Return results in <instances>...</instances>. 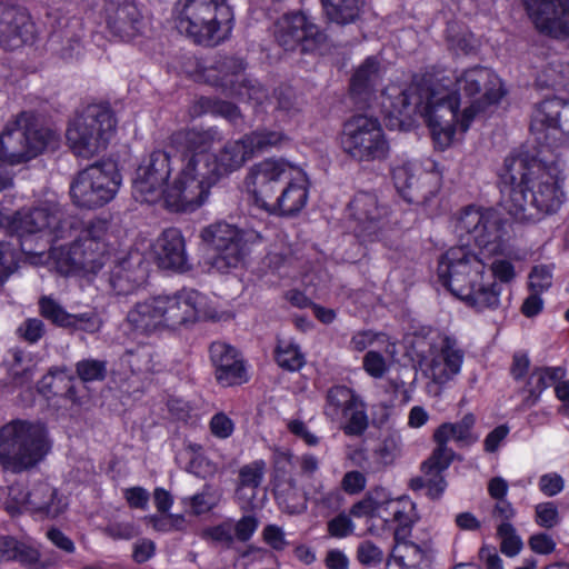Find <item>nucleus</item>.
I'll return each instance as SVG.
<instances>
[{
	"label": "nucleus",
	"instance_id": "obj_4",
	"mask_svg": "<svg viewBox=\"0 0 569 569\" xmlns=\"http://www.w3.org/2000/svg\"><path fill=\"white\" fill-rule=\"evenodd\" d=\"M203 303L200 292L182 289L172 296H156L137 302L128 311L126 322L136 333L149 337L194 322Z\"/></svg>",
	"mask_w": 569,
	"mask_h": 569
},
{
	"label": "nucleus",
	"instance_id": "obj_3",
	"mask_svg": "<svg viewBox=\"0 0 569 569\" xmlns=\"http://www.w3.org/2000/svg\"><path fill=\"white\" fill-rule=\"evenodd\" d=\"M503 178L510 189L501 203L517 221L538 222L556 213L566 201V176L557 161L510 156L505 160Z\"/></svg>",
	"mask_w": 569,
	"mask_h": 569
},
{
	"label": "nucleus",
	"instance_id": "obj_22",
	"mask_svg": "<svg viewBox=\"0 0 569 569\" xmlns=\"http://www.w3.org/2000/svg\"><path fill=\"white\" fill-rule=\"evenodd\" d=\"M530 130L540 143L547 146L552 144L548 131L559 132L569 138V101L551 98L536 104Z\"/></svg>",
	"mask_w": 569,
	"mask_h": 569
},
{
	"label": "nucleus",
	"instance_id": "obj_6",
	"mask_svg": "<svg viewBox=\"0 0 569 569\" xmlns=\"http://www.w3.org/2000/svg\"><path fill=\"white\" fill-rule=\"evenodd\" d=\"M51 443L40 422L12 420L0 428V465L12 473L36 467L49 453Z\"/></svg>",
	"mask_w": 569,
	"mask_h": 569
},
{
	"label": "nucleus",
	"instance_id": "obj_24",
	"mask_svg": "<svg viewBox=\"0 0 569 569\" xmlns=\"http://www.w3.org/2000/svg\"><path fill=\"white\" fill-rule=\"evenodd\" d=\"M392 179L399 194L409 203L426 204L438 191L433 174L422 172L417 177L407 164L396 167Z\"/></svg>",
	"mask_w": 569,
	"mask_h": 569
},
{
	"label": "nucleus",
	"instance_id": "obj_57",
	"mask_svg": "<svg viewBox=\"0 0 569 569\" xmlns=\"http://www.w3.org/2000/svg\"><path fill=\"white\" fill-rule=\"evenodd\" d=\"M536 522L546 529L556 527L559 521V511L553 502H542L536 506Z\"/></svg>",
	"mask_w": 569,
	"mask_h": 569
},
{
	"label": "nucleus",
	"instance_id": "obj_50",
	"mask_svg": "<svg viewBox=\"0 0 569 569\" xmlns=\"http://www.w3.org/2000/svg\"><path fill=\"white\" fill-rule=\"evenodd\" d=\"M267 465L263 460H254L239 470V487L257 489L264 477Z\"/></svg>",
	"mask_w": 569,
	"mask_h": 569
},
{
	"label": "nucleus",
	"instance_id": "obj_13",
	"mask_svg": "<svg viewBox=\"0 0 569 569\" xmlns=\"http://www.w3.org/2000/svg\"><path fill=\"white\" fill-rule=\"evenodd\" d=\"M121 184L116 163L98 162L80 171L70 187L71 198L78 207L94 209L110 202Z\"/></svg>",
	"mask_w": 569,
	"mask_h": 569
},
{
	"label": "nucleus",
	"instance_id": "obj_60",
	"mask_svg": "<svg viewBox=\"0 0 569 569\" xmlns=\"http://www.w3.org/2000/svg\"><path fill=\"white\" fill-rule=\"evenodd\" d=\"M202 537L229 548L233 543V527L229 522H222L204 529Z\"/></svg>",
	"mask_w": 569,
	"mask_h": 569
},
{
	"label": "nucleus",
	"instance_id": "obj_37",
	"mask_svg": "<svg viewBox=\"0 0 569 569\" xmlns=\"http://www.w3.org/2000/svg\"><path fill=\"white\" fill-rule=\"evenodd\" d=\"M417 520L415 503L406 500L392 502L390 511L382 519L385 527L392 529L395 540L409 538Z\"/></svg>",
	"mask_w": 569,
	"mask_h": 569
},
{
	"label": "nucleus",
	"instance_id": "obj_26",
	"mask_svg": "<svg viewBox=\"0 0 569 569\" xmlns=\"http://www.w3.org/2000/svg\"><path fill=\"white\" fill-rule=\"evenodd\" d=\"M33 23L18 7L0 2V46L13 50L33 39Z\"/></svg>",
	"mask_w": 569,
	"mask_h": 569
},
{
	"label": "nucleus",
	"instance_id": "obj_64",
	"mask_svg": "<svg viewBox=\"0 0 569 569\" xmlns=\"http://www.w3.org/2000/svg\"><path fill=\"white\" fill-rule=\"evenodd\" d=\"M103 532L114 540H129L138 535L134 525L131 522H111L104 527Z\"/></svg>",
	"mask_w": 569,
	"mask_h": 569
},
{
	"label": "nucleus",
	"instance_id": "obj_34",
	"mask_svg": "<svg viewBox=\"0 0 569 569\" xmlns=\"http://www.w3.org/2000/svg\"><path fill=\"white\" fill-rule=\"evenodd\" d=\"M273 199L268 201L261 209L279 216H295L302 210L308 200V190L305 184L287 181Z\"/></svg>",
	"mask_w": 569,
	"mask_h": 569
},
{
	"label": "nucleus",
	"instance_id": "obj_10",
	"mask_svg": "<svg viewBox=\"0 0 569 569\" xmlns=\"http://www.w3.org/2000/svg\"><path fill=\"white\" fill-rule=\"evenodd\" d=\"M451 83L449 90L455 94L459 104H461L460 92L469 99V106L462 110L460 128L467 131L473 118L483 112L489 106L496 104L503 96L501 83L498 77L486 67H473L466 70L455 80L447 77Z\"/></svg>",
	"mask_w": 569,
	"mask_h": 569
},
{
	"label": "nucleus",
	"instance_id": "obj_45",
	"mask_svg": "<svg viewBox=\"0 0 569 569\" xmlns=\"http://www.w3.org/2000/svg\"><path fill=\"white\" fill-rule=\"evenodd\" d=\"M124 361L133 373H151L156 371L154 352L149 346H139L136 349L127 350Z\"/></svg>",
	"mask_w": 569,
	"mask_h": 569
},
{
	"label": "nucleus",
	"instance_id": "obj_28",
	"mask_svg": "<svg viewBox=\"0 0 569 569\" xmlns=\"http://www.w3.org/2000/svg\"><path fill=\"white\" fill-rule=\"evenodd\" d=\"M106 21L112 34L124 41L133 39L142 28L140 11L132 0H109Z\"/></svg>",
	"mask_w": 569,
	"mask_h": 569
},
{
	"label": "nucleus",
	"instance_id": "obj_56",
	"mask_svg": "<svg viewBox=\"0 0 569 569\" xmlns=\"http://www.w3.org/2000/svg\"><path fill=\"white\" fill-rule=\"evenodd\" d=\"M72 318L73 319L70 320V325L67 327V329L94 333L100 330L102 325L98 315L92 311L78 315L72 313Z\"/></svg>",
	"mask_w": 569,
	"mask_h": 569
},
{
	"label": "nucleus",
	"instance_id": "obj_38",
	"mask_svg": "<svg viewBox=\"0 0 569 569\" xmlns=\"http://www.w3.org/2000/svg\"><path fill=\"white\" fill-rule=\"evenodd\" d=\"M221 177L240 169L253 156L244 136L238 140H231L214 153Z\"/></svg>",
	"mask_w": 569,
	"mask_h": 569
},
{
	"label": "nucleus",
	"instance_id": "obj_61",
	"mask_svg": "<svg viewBox=\"0 0 569 569\" xmlns=\"http://www.w3.org/2000/svg\"><path fill=\"white\" fill-rule=\"evenodd\" d=\"M357 559L365 566L379 565L383 560V552L372 541L366 540L358 546Z\"/></svg>",
	"mask_w": 569,
	"mask_h": 569
},
{
	"label": "nucleus",
	"instance_id": "obj_20",
	"mask_svg": "<svg viewBox=\"0 0 569 569\" xmlns=\"http://www.w3.org/2000/svg\"><path fill=\"white\" fill-rule=\"evenodd\" d=\"M293 167L282 159L256 163L247 176V188L256 207L262 208L291 180Z\"/></svg>",
	"mask_w": 569,
	"mask_h": 569
},
{
	"label": "nucleus",
	"instance_id": "obj_48",
	"mask_svg": "<svg viewBox=\"0 0 569 569\" xmlns=\"http://www.w3.org/2000/svg\"><path fill=\"white\" fill-rule=\"evenodd\" d=\"M39 311L44 319L64 329L70 325V320L73 319L72 313L66 311L58 301L47 296L39 299Z\"/></svg>",
	"mask_w": 569,
	"mask_h": 569
},
{
	"label": "nucleus",
	"instance_id": "obj_5",
	"mask_svg": "<svg viewBox=\"0 0 569 569\" xmlns=\"http://www.w3.org/2000/svg\"><path fill=\"white\" fill-rule=\"evenodd\" d=\"M233 12L224 0H179L176 26L194 43L217 46L232 29Z\"/></svg>",
	"mask_w": 569,
	"mask_h": 569
},
{
	"label": "nucleus",
	"instance_id": "obj_47",
	"mask_svg": "<svg viewBox=\"0 0 569 569\" xmlns=\"http://www.w3.org/2000/svg\"><path fill=\"white\" fill-rule=\"evenodd\" d=\"M276 361L282 369L288 371L300 370L306 360L300 348L291 342L280 341L276 349Z\"/></svg>",
	"mask_w": 569,
	"mask_h": 569
},
{
	"label": "nucleus",
	"instance_id": "obj_16",
	"mask_svg": "<svg viewBox=\"0 0 569 569\" xmlns=\"http://www.w3.org/2000/svg\"><path fill=\"white\" fill-rule=\"evenodd\" d=\"M467 244L453 247L441 256L438 264L439 281L456 297L465 291L470 292V284L482 278L485 263Z\"/></svg>",
	"mask_w": 569,
	"mask_h": 569
},
{
	"label": "nucleus",
	"instance_id": "obj_41",
	"mask_svg": "<svg viewBox=\"0 0 569 569\" xmlns=\"http://www.w3.org/2000/svg\"><path fill=\"white\" fill-rule=\"evenodd\" d=\"M273 491L279 505L283 506L289 513H297L307 508L308 492L302 495L299 492L295 478L277 481Z\"/></svg>",
	"mask_w": 569,
	"mask_h": 569
},
{
	"label": "nucleus",
	"instance_id": "obj_62",
	"mask_svg": "<svg viewBox=\"0 0 569 569\" xmlns=\"http://www.w3.org/2000/svg\"><path fill=\"white\" fill-rule=\"evenodd\" d=\"M46 332L42 320L38 318H29L18 328L19 336L29 343L39 341Z\"/></svg>",
	"mask_w": 569,
	"mask_h": 569
},
{
	"label": "nucleus",
	"instance_id": "obj_63",
	"mask_svg": "<svg viewBox=\"0 0 569 569\" xmlns=\"http://www.w3.org/2000/svg\"><path fill=\"white\" fill-rule=\"evenodd\" d=\"M217 503L214 495L204 488L200 493L194 495L190 499V507L194 515H202L210 511Z\"/></svg>",
	"mask_w": 569,
	"mask_h": 569
},
{
	"label": "nucleus",
	"instance_id": "obj_59",
	"mask_svg": "<svg viewBox=\"0 0 569 569\" xmlns=\"http://www.w3.org/2000/svg\"><path fill=\"white\" fill-rule=\"evenodd\" d=\"M365 371L375 379H380L388 371L386 359L378 351H368L362 360Z\"/></svg>",
	"mask_w": 569,
	"mask_h": 569
},
{
	"label": "nucleus",
	"instance_id": "obj_58",
	"mask_svg": "<svg viewBox=\"0 0 569 569\" xmlns=\"http://www.w3.org/2000/svg\"><path fill=\"white\" fill-rule=\"evenodd\" d=\"M17 269L16 254L11 246L0 242V288Z\"/></svg>",
	"mask_w": 569,
	"mask_h": 569
},
{
	"label": "nucleus",
	"instance_id": "obj_40",
	"mask_svg": "<svg viewBox=\"0 0 569 569\" xmlns=\"http://www.w3.org/2000/svg\"><path fill=\"white\" fill-rule=\"evenodd\" d=\"M327 18L337 24L355 22L365 6V0H321Z\"/></svg>",
	"mask_w": 569,
	"mask_h": 569
},
{
	"label": "nucleus",
	"instance_id": "obj_15",
	"mask_svg": "<svg viewBox=\"0 0 569 569\" xmlns=\"http://www.w3.org/2000/svg\"><path fill=\"white\" fill-rule=\"evenodd\" d=\"M200 237L217 254L211 259L210 266L219 272H227L234 268L244 258L248 244L260 240L254 231H244L227 222H216L203 230Z\"/></svg>",
	"mask_w": 569,
	"mask_h": 569
},
{
	"label": "nucleus",
	"instance_id": "obj_23",
	"mask_svg": "<svg viewBox=\"0 0 569 569\" xmlns=\"http://www.w3.org/2000/svg\"><path fill=\"white\" fill-rule=\"evenodd\" d=\"M463 362V351L455 339L446 336L439 346L430 348L426 375L437 385H445L456 377Z\"/></svg>",
	"mask_w": 569,
	"mask_h": 569
},
{
	"label": "nucleus",
	"instance_id": "obj_55",
	"mask_svg": "<svg viewBox=\"0 0 569 569\" xmlns=\"http://www.w3.org/2000/svg\"><path fill=\"white\" fill-rule=\"evenodd\" d=\"M552 286L551 267L540 264L532 268L529 273V289L532 292L542 293Z\"/></svg>",
	"mask_w": 569,
	"mask_h": 569
},
{
	"label": "nucleus",
	"instance_id": "obj_52",
	"mask_svg": "<svg viewBox=\"0 0 569 569\" xmlns=\"http://www.w3.org/2000/svg\"><path fill=\"white\" fill-rule=\"evenodd\" d=\"M76 371L83 382L103 380L107 373L106 361L84 359L77 363Z\"/></svg>",
	"mask_w": 569,
	"mask_h": 569
},
{
	"label": "nucleus",
	"instance_id": "obj_7",
	"mask_svg": "<svg viewBox=\"0 0 569 569\" xmlns=\"http://www.w3.org/2000/svg\"><path fill=\"white\" fill-rule=\"evenodd\" d=\"M108 230L109 222L106 219H93L70 246L53 247L50 256L58 270L63 274L74 271L98 272L110 252Z\"/></svg>",
	"mask_w": 569,
	"mask_h": 569
},
{
	"label": "nucleus",
	"instance_id": "obj_46",
	"mask_svg": "<svg viewBox=\"0 0 569 569\" xmlns=\"http://www.w3.org/2000/svg\"><path fill=\"white\" fill-rule=\"evenodd\" d=\"M244 138L251 149L252 156L268 151L270 148L280 146L287 140V137L282 132L267 129L252 131L244 134Z\"/></svg>",
	"mask_w": 569,
	"mask_h": 569
},
{
	"label": "nucleus",
	"instance_id": "obj_35",
	"mask_svg": "<svg viewBox=\"0 0 569 569\" xmlns=\"http://www.w3.org/2000/svg\"><path fill=\"white\" fill-rule=\"evenodd\" d=\"M22 503L28 509L49 518L58 517L67 507V503L57 497V490L48 482L42 481L33 485L23 498Z\"/></svg>",
	"mask_w": 569,
	"mask_h": 569
},
{
	"label": "nucleus",
	"instance_id": "obj_9",
	"mask_svg": "<svg viewBox=\"0 0 569 569\" xmlns=\"http://www.w3.org/2000/svg\"><path fill=\"white\" fill-rule=\"evenodd\" d=\"M112 111L102 104H89L68 124L67 144L74 156L91 159L107 149L116 132Z\"/></svg>",
	"mask_w": 569,
	"mask_h": 569
},
{
	"label": "nucleus",
	"instance_id": "obj_2",
	"mask_svg": "<svg viewBox=\"0 0 569 569\" xmlns=\"http://www.w3.org/2000/svg\"><path fill=\"white\" fill-rule=\"evenodd\" d=\"M223 140L216 127L188 128L173 132L169 144L180 156L181 168L168 187L166 206L176 212H192L208 198L222 177L210 150Z\"/></svg>",
	"mask_w": 569,
	"mask_h": 569
},
{
	"label": "nucleus",
	"instance_id": "obj_51",
	"mask_svg": "<svg viewBox=\"0 0 569 569\" xmlns=\"http://www.w3.org/2000/svg\"><path fill=\"white\" fill-rule=\"evenodd\" d=\"M72 376L66 369L50 370L39 381V391L43 395L58 396L62 393V383L71 382Z\"/></svg>",
	"mask_w": 569,
	"mask_h": 569
},
{
	"label": "nucleus",
	"instance_id": "obj_30",
	"mask_svg": "<svg viewBox=\"0 0 569 569\" xmlns=\"http://www.w3.org/2000/svg\"><path fill=\"white\" fill-rule=\"evenodd\" d=\"M148 277V268L139 252L129 253L111 269L109 284L117 295H129L139 288Z\"/></svg>",
	"mask_w": 569,
	"mask_h": 569
},
{
	"label": "nucleus",
	"instance_id": "obj_27",
	"mask_svg": "<svg viewBox=\"0 0 569 569\" xmlns=\"http://www.w3.org/2000/svg\"><path fill=\"white\" fill-rule=\"evenodd\" d=\"M453 458L446 456L442 449H433L430 457L421 463L422 476L410 480L409 487L413 491L426 489V495L431 499H439L446 488L447 481L443 477Z\"/></svg>",
	"mask_w": 569,
	"mask_h": 569
},
{
	"label": "nucleus",
	"instance_id": "obj_1",
	"mask_svg": "<svg viewBox=\"0 0 569 569\" xmlns=\"http://www.w3.org/2000/svg\"><path fill=\"white\" fill-rule=\"evenodd\" d=\"M451 81L442 70L432 68L416 74L403 90L387 87L380 94L383 113L400 128L410 126L416 116L422 117L436 139L450 140L458 122V100L449 90Z\"/></svg>",
	"mask_w": 569,
	"mask_h": 569
},
{
	"label": "nucleus",
	"instance_id": "obj_43",
	"mask_svg": "<svg viewBox=\"0 0 569 569\" xmlns=\"http://www.w3.org/2000/svg\"><path fill=\"white\" fill-rule=\"evenodd\" d=\"M391 556L400 566L415 568L423 561L426 548L410 541L409 538L395 540Z\"/></svg>",
	"mask_w": 569,
	"mask_h": 569
},
{
	"label": "nucleus",
	"instance_id": "obj_36",
	"mask_svg": "<svg viewBox=\"0 0 569 569\" xmlns=\"http://www.w3.org/2000/svg\"><path fill=\"white\" fill-rule=\"evenodd\" d=\"M502 286L495 279H489L485 272L482 278L470 284V292L465 291L457 297L468 306L482 311L486 309H497L500 306V295Z\"/></svg>",
	"mask_w": 569,
	"mask_h": 569
},
{
	"label": "nucleus",
	"instance_id": "obj_31",
	"mask_svg": "<svg viewBox=\"0 0 569 569\" xmlns=\"http://www.w3.org/2000/svg\"><path fill=\"white\" fill-rule=\"evenodd\" d=\"M246 63L234 56H217L212 63L204 68L203 77L207 82L219 87L227 94L234 91L244 77Z\"/></svg>",
	"mask_w": 569,
	"mask_h": 569
},
{
	"label": "nucleus",
	"instance_id": "obj_25",
	"mask_svg": "<svg viewBox=\"0 0 569 569\" xmlns=\"http://www.w3.org/2000/svg\"><path fill=\"white\" fill-rule=\"evenodd\" d=\"M214 377L222 387L241 385L248 380L244 362L239 352L230 345L214 341L209 348Z\"/></svg>",
	"mask_w": 569,
	"mask_h": 569
},
{
	"label": "nucleus",
	"instance_id": "obj_18",
	"mask_svg": "<svg viewBox=\"0 0 569 569\" xmlns=\"http://www.w3.org/2000/svg\"><path fill=\"white\" fill-rule=\"evenodd\" d=\"M274 39L287 51L315 52L327 36L303 13L284 14L274 23Z\"/></svg>",
	"mask_w": 569,
	"mask_h": 569
},
{
	"label": "nucleus",
	"instance_id": "obj_14",
	"mask_svg": "<svg viewBox=\"0 0 569 569\" xmlns=\"http://www.w3.org/2000/svg\"><path fill=\"white\" fill-rule=\"evenodd\" d=\"M79 223L78 218L69 214L61 206L47 203L16 211L9 220V228L19 238L48 232L58 240L70 237Z\"/></svg>",
	"mask_w": 569,
	"mask_h": 569
},
{
	"label": "nucleus",
	"instance_id": "obj_39",
	"mask_svg": "<svg viewBox=\"0 0 569 569\" xmlns=\"http://www.w3.org/2000/svg\"><path fill=\"white\" fill-rule=\"evenodd\" d=\"M361 399L351 388L337 385L328 389L323 413L335 422H342L343 416Z\"/></svg>",
	"mask_w": 569,
	"mask_h": 569
},
{
	"label": "nucleus",
	"instance_id": "obj_12",
	"mask_svg": "<svg viewBox=\"0 0 569 569\" xmlns=\"http://www.w3.org/2000/svg\"><path fill=\"white\" fill-rule=\"evenodd\" d=\"M506 224L495 210L468 206L457 218L455 230L465 244L473 242L488 254H498L507 241Z\"/></svg>",
	"mask_w": 569,
	"mask_h": 569
},
{
	"label": "nucleus",
	"instance_id": "obj_53",
	"mask_svg": "<svg viewBox=\"0 0 569 569\" xmlns=\"http://www.w3.org/2000/svg\"><path fill=\"white\" fill-rule=\"evenodd\" d=\"M229 96H236L241 99H248L261 104L267 98V91L259 83L243 77Z\"/></svg>",
	"mask_w": 569,
	"mask_h": 569
},
{
	"label": "nucleus",
	"instance_id": "obj_17",
	"mask_svg": "<svg viewBox=\"0 0 569 569\" xmlns=\"http://www.w3.org/2000/svg\"><path fill=\"white\" fill-rule=\"evenodd\" d=\"M170 174L169 152L166 150L152 151L136 170L133 196L138 201L148 203H153L161 198L166 200L168 188L164 186L168 183Z\"/></svg>",
	"mask_w": 569,
	"mask_h": 569
},
{
	"label": "nucleus",
	"instance_id": "obj_8",
	"mask_svg": "<svg viewBox=\"0 0 569 569\" xmlns=\"http://www.w3.org/2000/svg\"><path fill=\"white\" fill-rule=\"evenodd\" d=\"M57 141L56 133L41 126L32 112L22 111L7 122L0 133V158L9 164L34 159Z\"/></svg>",
	"mask_w": 569,
	"mask_h": 569
},
{
	"label": "nucleus",
	"instance_id": "obj_54",
	"mask_svg": "<svg viewBox=\"0 0 569 569\" xmlns=\"http://www.w3.org/2000/svg\"><path fill=\"white\" fill-rule=\"evenodd\" d=\"M401 447L400 436L389 435L382 440L376 455L383 465H391L400 456Z\"/></svg>",
	"mask_w": 569,
	"mask_h": 569
},
{
	"label": "nucleus",
	"instance_id": "obj_49",
	"mask_svg": "<svg viewBox=\"0 0 569 569\" xmlns=\"http://www.w3.org/2000/svg\"><path fill=\"white\" fill-rule=\"evenodd\" d=\"M497 535L501 539L500 550L502 553L508 557H515L521 551L522 540L510 522H501L498 526Z\"/></svg>",
	"mask_w": 569,
	"mask_h": 569
},
{
	"label": "nucleus",
	"instance_id": "obj_21",
	"mask_svg": "<svg viewBox=\"0 0 569 569\" xmlns=\"http://www.w3.org/2000/svg\"><path fill=\"white\" fill-rule=\"evenodd\" d=\"M540 33L555 39L569 37V0H523Z\"/></svg>",
	"mask_w": 569,
	"mask_h": 569
},
{
	"label": "nucleus",
	"instance_id": "obj_42",
	"mask_svg": "<svg viewBox=\"0 0 569 569\" xmlns=\"http://www.w3.org/2000/svg\"><path fill=\"white\" fill-rule=\"evenodd\" d=\"M560 368H536L527 381L525 391L528 396L523 399V403L528 407L533 406L542 391L560 378Z\"/></svg>",
	"mask_w": 569,
	"mask_h": 569
},
{
	"label": "nucleus",
	"instance_id": "obj_33",
	"mask_svg": "<svg viewBox=\"0 0 569 569\" xmlns=\"http://www.w3.org/2000/svg\"><path fill=\"white\" fill-rule=\"evenodd\" d=\"M475 422V416L467 413L459 422L440 425L433 433V440L437 445L435 449H442L446 456L455 459L456 453L447 446L448 441L452 439L463 446L475 443L478 440V437L472 433Z\"/></svg>",
	"mask_w": 569,
	"mask_h": 569
},
{
	"label": "nucleus",
	"instance_id": "obj_11",
	"mask_svg": "<svg viewBox=\"0 0 569 569\" xmlns=\"http://www.w3.org/2000/svg\"><path fill=\"white\" fill-rule=\"evenodd\" d=\"M340 146L346 154L358 162L385 160L390 151L380 121L366 114L352 116L343 123Z\"/></svg>",
	"mask_w": 569,
	"mask_h": 569
},
{
	"label": "nucleus",
	"instance_id": "obj_32",
	"mask_svg": "<svg viewBox=\"0 0 569 569\" xmlns=\"http://www.w3.org/2000/svg\"><path fill=\"white\" fill-rule=\"evenodd\" d=\"M157 253L161 267L177 271L189 269L186 242L177 228L166 229L157 241Z\"/></svg>",
	"mask_w": 569,
	"mask_h": 569
},
{
	"label": "nucleus",
	"instance_id": "obj_44",
	"mask_svg": "<svg viewBox=\"0 0 569 569\" xmlns=\"http://www.w3.org/2000/svg\"><path fill=\"white\" fill-rule=\"evenodd\" d=\"M341 428L347 436L360 437L369 426L367 406L362 399H359L350 410L343 416Z\"/></svg>",
	"mask_w": 569,
	"mask_h": 569
},
{
	"label": "nucleus",
	"instance_id": "obj_29",
	"mask_svg": "<svg viewBox=\"0 0 569 569\" xmlns=\"http://www.w3.org/2000/svg\"><path fill=\"white\" fill-rule=\"evenodd\" d=\"M381 78L380 63L375 57H368L356 69L350 80V96L359 109L372 108Z\"/></svg>",
	"mask_w": 569,
	"mask_h": 569
},
{
	"label": "nucleus",
	"instance_id": "obj_19",
	"mask_svg": "<svg viewBox=\"0 0 569 569\" xmlns=\"http://www.w3.org/2000/svg\"><path fill=\"white\" fill-rule=\"evenodd\" d=\"M350 217L356 222L355 234L362 242H375L383 238L389 209L376 193L360 191L348 204Z\"/></svg>",
	"mask_w": 569,
	"mask_h": 569
}]
</instances>
